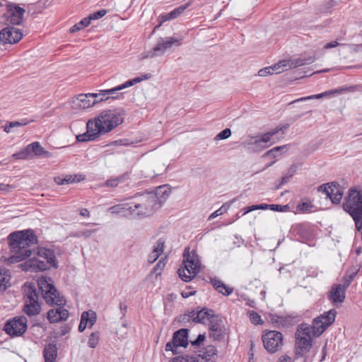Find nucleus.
I'll list each match as a JSON object with an SVG mask.
<instances>
[{
  "label": "nucleus",
  "mask_w": 362,
  "mask_h": 362,
  "mask_svg": "<svg viewBox=\"0 0 362 362\" xmlns=\"http://www.w3.org/2000/svg\"><path fill=\"white\" fill-rule=\"evenodd\" d=\"M124 110L121 108L103 111L97 117L88 121L86 132L77 135L76 140L78 142L93 141L110 132L124 122Z\"/></svg>",
  "instance_id": "obj_1"
},
{
  "label": "nucleus",
  "mask_w": 362,
  "mask_h": 362,
  "mask_svg": "<svg viewBox=\"0 0 362 362\" xmlns=\"http://www.w3.org/2000/svg\"><path fill=\"white\" fill-rule=\"evenodd\" d=\"M37 237L31 230L13 232L8 236L11 256L10 263L19 262L30 257L32 251L30 247L37 243Z\"/></svg>",
  "instance_id": "obj_2"
},
{
  "label": "nucleus",
  "mask_w": 362,
  "mask_h": 362,
  "mask_svg": "<svg viewBox=\"0 0 362 362\" xmlns=\"http://www.w3.org/2000/svg\"><path fill=\"white\" fill-rule=\"evenodd\" d=\"M49 266L57 267L54 252L47 248L41 247L37 251V257H34L21 264L23 270L37 272L49 269Z\"/></svg>",
  "instance_id": "obj_3"
},
{
  "label": "nucleus",
  "mask_w": 362,
  "mask_h": 362,
  "mask_svg": "<svg viewBox=\"0 0 362 362\" xmlns=\"http://www.w3.org/2000/svg\"><path fill=\"white\" fill-rule=\"evenodd\" d=\"M156 198V196L152 192L136 194L130 202L132 216H147L152 214L158 209Z\"/></svg>",
  "instance_id": "obj_4"
},
{
  "label": "nucleus",
  "mask_w": 362,
  "mask_h": 362,
  "mask_svg": "<svg viewBox=\"0 0 362 362\" xmlns=\"http://www.w3.org/2000/svg\"><path fill=\"white\" fill-rule=\"evenodd\" d=\"M201 262L198 255L189 252V247H186L183 255L182 264L177 270L179 277L184 281H190L199 272Z\"/></svg>",
  "instance_id": "obj_5"
},
{
  "label": "nucleus",
  "mask_w": 362,
  "mask_h": 362,
  "mask_svg": "<svg viewBox=\"0 0 362 362\" xmlns=\"http://www.w3.org/2000/svg\"><path fill=\"white\" fill-rule=\"evenodd\" d=\"M37 286L41 291L42 296L49 305H65L66 300L56 289L49 277L40 276L37 279Z\"/></svg>",
  "instance_id": "obj_6"
},
{
  "label": "nucleus",
  "mask_w": 362,
  "mask_h": 362,
  "mask_svg": "<svg viewBox=\"0 0 362 362\" xmlns=\"http://www.w3.org/2000/svg\"><path fill=\"white\" fill-rule=\"evenodd\" d=\"M25 305L24 313L31 317L38 315L41 311V303L39 301V296L34 285L25 284Z\"/></svg>",
  "instance_id": "obj_7"
},
{
  "label": "nucleus",
  "mask_w": 362,
  "mask_h": 362,
  "mask_svg": "<svg viewBox=\"0 0 362 362\" xmlns=\"http://www.w3.org/2000/svg\"><path fill=\"white\" fill-rule=\"evenodd\" d=\"M311 327L307 324H302L296 333V346L299 353L308 351L312 346Z\"/></svg>",
  "instance_id": "obj_8"
},
{
  "label": "nucleus",
  "mask_w": 362,
  "mask_h": 362,
  "mask_svg": "<svg viewBox=\"0 0 362 362\" xmlns=\"http://www.w3.org/2000/svg\"><path fill=\"white\" fill-rule=\"evenodd\" d=\"M288 127V124L278 126L274 129L267 132L261 136H250L247 141V145H254L256 149L265 148L269 146L272 137L278 132H284Z\"/></svg>",
  "instance_id": "obj_9"
},
{
  "label": "nucleus",
  "mask_w": 362,
  "mask_h": 362,
  "mask_svg": "<svg viewBox=\"0 0 362 362\" xmlns=\"http://www.w3.org/2000/svg\"><path fill=\"white\" fill-rule=\"evenodd\" d=\"M335 317L336 311L334 310H331L314 319L313 325L310 326V327H311V333L313 335L318 337L322 334L327 327L334 322Z\"/></svg>",
  "instance_id": "obj_10"
},
{
  "label": "nucleus",
  "mask_w": 362,
  "mask_h": 362,
  "mask_svg": "<svg viewBox=\"0 0 362 362\" xmlns=\"http://www.w3.org/2000/svg\"><path fill=\"white\" fill-rule=\"evenodd\" d=\"M265 349L269 353H275L283 346V335L275 330L265 332L262 336Z\"/></svg>",
  "instance_id": "obj_11"
},
{
  "label": "nucleus",
  "mask_w": 362,
  "mask_h": 362,
  "mask_svg": "<svg viewBox=\"0 0 362 362\" xmlns=\"http://www.w3.org/2000/svg\"><path fill=\"white\" fill-rule=\"evenodd\" d=\"M314 57H298L291 59H284L274 65L276 74H280L291 69H295L306 64H310L315 62Z\"/></svg>",
  "instance_id": "obj_12"
},
{
  "label": "nucleus",
  "mask_w": 362,
  "mask_h": 362,
  "mask_svg": "<svg viewBox=\"0 0 362 362\" xmlns=\"http://www.w3.org/2000/svg\"><path fill=\"white\" fill-rule=\"evenodd\" d=\"M27 322L24 316L15 317L5 324L4 330L11 336H20L26 331Z\"/></svg>",
  "instance_id": "obj_13"
},
{
  "label": "nucleus",
  "mask_w": 362,
  "mask_h": 362,
  "mask_svg": "<svg viewBox=\"0 0 362 362\" xmlns=\"http://www.w3.org/2000/svg\"><path fill=\"white\" fill-rule=\"evenodd\" d=\"M98 93L79 94L73 100V105L76 109H88L96 103L103 101V98L98 99Z\"/></svg>",
  "instance_id": "obj_14"
},
{
  "label": "nucleus",
  "mask_w": 362,
  "mask_h": 362,
  "mask_svg": "<svg viewBox=\"0 0 362 362\" xmlns=\"http://www.w3.org/2000/svg\"><path fill=\"white\" fill-rule=\"evenodd\" d=\"M187 329H180L173 334V339L165 346L166 351H172L177 354V348L179 346L187 347L188 345Z\"/></svg>",
  "instance_id": "obj_15"
},
{
  "label": "nucleus",
  "mask_w": 362,
  "mask_h": 362,
  "mask_svg": "<svg viewBox=\"0 0 362 362\" xmlns=\"http://www.w3.org/2000/svg\"><path fill=\"white\" fill-rule=\"evenodd\" d=\"M318 191L325 193L333 204H339L343 196L341 187L335 183L320 185Z\"/></svg>",
  "instance_id": "obj_16"
},
{
  "label": "nucleus",
  "mask_w": 362,
  "mask_h": 362,
  "mask_svg": "<svg viewBox=\"0 0 362 362\" xmlns=\"http://www.w3.org/2000/svg\"><path fill=\"white\" fill-rule=\"evenodd\" d=\"M181 38L170 37L160 38L153 49L151 57H157L164 54L167 49L172 47L173 45L180 46L181 45Z\"/></svg>",
  "instance_id": "obj_17"
},
{
  "label": "nucleus",
  "mask_w": 362,
  "mask_h": 362,
  "mask_svg": "<svg viewBox=\"0 0 362 362\" xmlns=\"http://www.w3.org/2000/svg\"><path fill=\"white\" fill-rule=\"evenodd\" d=\"M150 78H151L150 74H145L141 75V76H138L132 80H129V81H126L125 83H124L123 84L117 86L113 88L103 90L97 93H98V97L101 96V95L102 96H106V95L108 96L110 95H114V94L117 93V91H119V90H122L126 88L132 86H134L138 83H140L144 80L149 79Z\"/></svg>",
  "instance_id": "obj_18"
},
{
  "label": "nucleus",
  "mask_w": 362,
  "mask_h": 362,
  "mask_svg": "<svg viewBox=\"0 0 362 362\" xmlns=\"http://www.w3.org/2000/svg\"><path fill=\"white\" fill-rule=\"evenodd\" d=\"M23 37V33L18 28L8 26L0 32V41L4 44H15Z\"/></svg>",
  "instance_id": "obj_19"
},
{
  "label": "nucleus",
  "mask_w": 362,
  "mask_h": 362,
  "mask_svg": "<svg viewBox=\"0 0 362 362\" xmlns=\"http://www.w3.org/2000/svg\"><path fill=\"white\" fill-rule=\"evenodd\" d=\"M222 320L218 315L212 317L209 322V336L214 340L221 341L224 336V329L222 327Z\"/></svg>",
  "instance_id": "obj_20"
},
{
  "label": "nucleus",
  "mask_w": 362,
  "mask_h": 362,
  "mask_svg": "<svg viewBox=\"0 0 362 362\" xmlns=\"http://www.w3.org/2000/svg\"><path fill=\"white\" fill-rule=\"evenodd\" d=\"M25 10L18 6H8L5 14L6 21L11 25H20L23 21Z\"/></svg>",
  "instance_id": "obj_21"
},
{
  "label": "nucleus",
  "mask_w": 362,
  "mask_h": 362,
  "mask_svg": "<svg viewBox=\"0 0 362 362\" xmlns=\"http://www.w3.org/2000/svg\"><path fill=\"white\" fill-rule=\"evenodd\" d=\"M57 306L55 308L50 309L47 313V317L50 323L66 321L69 316L68 310L64 308V305Z\"/></svg>",
  "instance_id": "obj_22"
},
{
  "label": "nucleus",
  "mask_w": 362,
  "mask_h": 362,
  "mask_svg": "<svg viewBox=\"0 0 362 362\" xmlns=\"http://www.w3.org/2000/svg\"><path fill=\"white\" fill-rule=\"evenodd\" d=\"M346 288L341 284H334L332 286L329 293V298L332 303H341L344 300Z\"/></svg>",
  "instance_id": "obj_23"
},
{
  "label": "nucleus",
  "mask_w": 362,
  "mask_h": 362,
  "mask_svg": "<svg viewBox=\"0 0 362 362\" xmlns=\"http://www.w3.org/2000/svg\"><path fill=\"white\" fill-rule=\"evenodd\" d=\"M211 310L202 309L200 310H193L189 314V317L197 323L205 324L209 322L211 318L214 317Z\"/></svg>",
  "instance_id": "obj_24"
},
{
  "label": "nucleus",
  "mask_w": 362,
  "mask_h": 362,
  "mask_svg": "<svg viewBox=\"0 0 362 362\" xmlns=\"http://www.w3.org/2000/svg\"><path fill=\"white\" fill-rule=\"evenodd\" d=\"M108 211L122 216H132L133 209L131 207L130 202L122 203L111 206Z\"/></svg>",
  "instance_id": "obj_25"
},
{
  "label": "nucleus",
  "mask_w": 362,
  "mask_h": 362,
  "mask_svg": "<svg viewBox=\"0 0 362 362\" xmlns=\"http://www.w3.org/2000/svg\"><path fill=\"white\" fill-rule=\"evenodd\" d=\"M171 193V188L168 185L159 186L156 188V192L153 193L156 196V206L159 208Z\"/></svg>",
  "instance_id": "obj_26"
},
{
  "label": "nucleus",
  "mask_w": 362,
  "mask_h": 362,
  "mask_svg": "<svg viewBox=\"0 0 362 362\" xmlns=\"http://www.w3.org/2000/svg\"><path fill=\"white\" fill-rule=\"evenodd\" d=\"M84 179L82 175H66L64 176H57L54 177V182L59 185H69L78 182Z\"/></svg>",
  "instance_id": "obj_27"
},
{
  "label": "nucleus",
  "mask_w": 362,
  "mask_h": 362,
  "mask_svg": "<svg viewBox=\"0 0 362 362\" xmlns=\"http://www.w3.org/2000/svg\"><path fill=\"white\" fill-rule=\"evenodd\" d=\"M199 356L207 362H215L217 358V349L209 345L199 351Z\"/></svg>",
  "instance_id": "obj_28"
},
{
  "label": "nucleus",
  "mask_w": 362,
  "mask_h": 362,
  "mask_svg": "<svg viewBox=\"0 0 362 362\" xmlns=\"http://www.w3.org/2000/svg\"><path fill=\"white\" fill-rule=\"evenodd\" d=\"M165 248V242L163 239H159L153 246L152 252L148 255V261L150 263L155 262L157 259L163 254Z\"/></svg>",
  "instance_id": "obj_29"
},
{
  "label": "nucleus",
  "mask_w": 362,
  "mask_h": 362,
  "mask_svg": "<svg viewBox=\"0 0 362 362\" xmlns=\"http://www.w3.org/2000/svg\"><path fill=\"white\" fill-rule=\"evenodd\" d=\"M45 362H56L57 357V348L56 344L49 343L45 346L43 351Z\"/></svg>",
  "instance_id": "obj_30"
},
{
  "label": "nucleus",
  "mask_w": 362,
  "mask_h": 362,
  "mask_svg": "<svg viewBox=\"0 0 362 362\" xmlns=\"http://www.w3.org/2000/svg\"><path fill=\"white\" fill-rule=\"evenodd\" d=\"M211 283L218 293L224 296H229L233 292V288L226 285L223 281L217 278L211 279Z\"/></svg>",
  "instance_id": "obj_31"
},
{
  "label": "nucleus",
  "mask_w": 362,
  "mask_h": 362,
  "mask_svg": "<svg viewBox=\"0 0 362 362\" xmlns=\"http://www.w3.org/2000/svg\"><path fill=\"white\" fill-rule=\"evenodd\" d=\"M11 285V274L9 270L0 267V293L4 292Z\"/></svg>",
  "instance_id": "obj_32"
},
{
  "label": "nucleus",
  "mask_w": 362,
  "mask_h": 362,
  "mask_svg": "<svg viewBox=\"0 0 362 362\" xmlns=\"http://www.w3.org/2000/svg\"><path fill=\"white\" fill-rule=\"evenodd\" d=\"M95 318L93 314H90L88 312H83L81 315V322L78 326V331L82 332L85 330L86 327H91L93 325Z\"/></svg>",
  "instance_id": "obj_33"
},
{
  "label": "nucleus",
  "mask_w": 362,
  "mask_h": 362,
  "mask_svg": "<svg viewBox=\"0 0 362 362\" xmlns=\"http://www.w3.org/2000/svg\"><path fill=\"white\" fill-rule=\"evenodd\" d=\"M28 146L31 156L32 153H34V155L37 156H43L45 158H49L50 156V153L47 151L37 141L33 142L28 145Z\"/></svg>",
  "instance_id": "obj_34"
},
{
  "label": "nucleus",
  "mask_w": 362,
  "mask_h": 362,
  "mask_svg": "<svg viewBox=\"0 0 362 362\" xmlns=\"http://www.w3.org/2000/svg\"><path fill=\"white\" fill-rule=\"evenodd\" d=\"M288 150V146L284 145L280 146H276L271 150L267 151L264 155V158H271L276 160V158L282 155L283 153Z\"/></svg>",
  "instance_id": "obj_35"
},
{
  "label": "nucleus",
  "mask_w": 362,
  "mask_h": 362,
  "mask_svg": "<svg viewBox=\"0 0 362 362\" xmlns=\"http://www.w3.org/2000/svg\"><path fill=\"white\" fill-rule=\"evenodd\" d=\"M339 93V90H334L325 91V92H323V93H321L319 94L312 95H309L307 97H303V98L294 100L293 101H292L291 103V104L298 103V102L305 101V100H308L320 99L324 97L331 95H332L334 93Z\"/></svg>",
  "instance_id": "obj_36"
},
{
  "label": "nucleus",
  "mask_w": 362,
  "mask_h": 362,
  "mask_svg": "<svg viewBox=\"0 0 362 362\" xmlns=\"http://www.w3.org/2000/svg\"><path fill=\"white\" fill-rule=\"evenodd\" d=\"M296 170L297 166L296 165H291L286 170V173L282 177L280 185H283L288 182L289 180L294 175Z\"/></svg>",
  "instance_id": "obj_37"
},
{
  "label": "nucleus",
  "mask_w": 362,
  "mask_h": 362,
  "mask_svg": "<svg viewBox=\"0 0 362 362\" xmlns=\"http://www.w3.org/2000/svg\"><path fill=\"white\" fill-rule=\"evenodd\" d=\"M190 5V3H187L185 4L181 5L177 8H175L170 13H168V18L171 20L175 19L179 17L184 11Z\"/></svg>",
  "instance_id": "obj_38"
},
{
  "label": "nucleus",
  "mask_w": 362,
  "mask_h": 362,
  "mask_svg": "<svg viewBox=\"0 0 362 362\" xmlns=\"http://www.w3.org/2000/svg\"><path fill=\"white\" fill-rule=\"evenodd\" d=\"M170 362H199L197 357L188 354L173 358Z\"/></svg>",
  "instance_id": "obj_39"
},
{
  "label": "nucleus",
  "mask_w": 362,
  "mask_h": 362,
  "mask_svg": "<svg viewBox=\"0 0 362 362\" xmlns=\"http://www.w3.org/2000/svg\"><path fill=\"white\" fill-rule=\"evenodd\" d=\"M12 157L16 159H28L31 158L33 156H31L28 146H27L25 148H23L22 150L19 151L18 152H16L12 155Z\"/></svg>",
  "instance_id": "obj_40"
},
{
  "label": "nucleus",
  "mask_w": 362,
  "mask_h": 362,
  "mask_svg": "<svg viewBox=\"0 0 362 362\" xmlns=\"http://www.w3.org/2000/svg\"><path fill=\"white\" fill-rule=\"evenodd\" d=\"M313 208V205L310 201L300 202L296 206L298 212H310Z\"/></svg>",
  "instance_id": "obj_41"
},
{
  "label": "nucleus",
  "mask_w": 362,
  "mask_h": 362,
  "mask_svg": "<svg viewBox=\"0 0 362 362\" xmlns=\"http://www.w3.org/2000/svg\"><path fill=\"white\" fill-rule=\"evenodd\" d=\"M126 176L121 175L116 177H112L107 180L105 182V185L107 187H115L119 185V184L122 183L125 181Z\"/></svg>",
  "instance_id": "obj_42"
},
{
  "label": "nucleus",
  "mask_w": 362,
  "mask_h": 362,
  "mask_svg": "<svg viewBox=\"0 0 362 362\" xmlns=\"http://www.w3.org/2000/svg\"><path fill=\"white\" fill-rule=\"evenodd\" d=\"M90 19L88 18H84L82 19L80 22L75 24L74 26H72L70 29L71 33H75L77 31L81 30V29L87 27L90 24Z\"/></svg>",
  "instance_id": "obj_43"
},
{
  "label": "nucleus",
  "mask_w": 362,
  "mask_h": 362,
  "mask_svg": "<svg viewBox=\"0 0 362 362\" xmlns=\"http://www.w3.org/2000/svg\"><path fill=\"white\" fill-rule=\"evenodd\" d=\"M99 341H100L99 332H93L90 335L88 341V346L92 349L95 348L98 346Z\"/></svg>",
  "instance_id": "obj_44"
},
{
  "label": "nucleus",
  "mask_w": 362,
  "mask_h": 362,
  "mask_svg": "<svg viewBox=\"0 0 362 362\" xmlns=\"http://www.w3.org/2000/svg\"><path fill=\"white\" fill-rule=\"evenodd\" d=\"M248 315L251 322L254 325H262L264 323L263 320L257 313L253 310H250L248 311Z\"/></svg>",
  "instance_id": "obj_45"
},
{
  "label": "nucleus",
  "mask_w": 362,
  "mask_h": 362,
  "mask_svg": "<svg viewBox=\"0 0 362 362\" xmlns=\"http://www.w3.org/2000/svg\"><path fill=\"white\" fill-rule=\"evenodd\" d=\"M166 259H167V257H165L164 258H162L159 260V262L156 264V265L153 268V272L156 273L157 274H160L161 272L163 270V269L165 267Z\"/></svg>",
  "instance_id": "obj_46"
},
{
  "label": "nucleus",
  "mask_w": 362,
  "mask_h": 362,
  "mask_svg": "<svg viewBox=\"0 0 362 362\" xmlns=\"http://www.w3.org/2000/svg\"><path fill=\"white\" fill-rule=\"evenodd\" d=\"M273 74H276L274 65L272 66L263 68L258 71V75L261 77H264L269 75H272Z\"/></svg>",
  "instance_id": "obj_47"
},
{
  "label": "nucleus",
  "mask_w": 362,
  "mask_h": 362,
  "mask_svg": "<svg viewBox=\"0 0 362 362\" xmlns=\"http://www.w3.org/2000/svg\"><path fill=\"white\" fill-rule=\"evenodd\" d=\"M257 209H262L265 210L267 209V206H266V204H262L258 205H252L247 207H245L243 210L245 211L243 215H245L246 214L251 212Z\"/></svg>",
  "instance_id": "obj_48"
},
{
  "label": "nucleus",
  "mask_w": 362,
  "mask_h": 362,
  "mask_svg": "<svg viewBox=\"0 0 362 362\" xmlns=\"http://www.w3.org/2000/svg\"><path fill=\"white\" fill-rule=\"evenodd\" d=\"M107 11L105 9H101L100 11H98L96 12H94L88 16L87 17L88 19H90V22L92 20H97L102 17H103L105 15H106Z\"/></svg>",
  "instance_id": "obj_49"
},
{
  "label": "nucleus",
  "mask_w": 362,
  "mask_h": 362,
  "mask_svg": "<svg viewBox=\"0 0 362 362\" xmlns=\"http://www.w3.org/2000/svg\"><path fill=\"white\" fill-rule=\"evenodd\" d=\"M231 135V131L230 129H225L224 130L219 132L215 137V140H221L228 139Z\"/></svg>",
  "instance_id": "obj_50"
},
{
  "label": "nucleus",
  "mask_w": 362,
  "mask_h": 362,
  "mask_svg": "<svg viewBox=\"0 0 362 362\" xmlns=\"http://www.w3.org/2000/svg\"><path fill=\"white\" fill-rule=\"evenodd\" d=\"M205 338L204 334H200L195 340H190V343L192 346H199L204 341Z\"/></svg>",
  "instance_id": "obj_51"
},
{
  "label": "nucleus",
  "mask_w": 362,
  "mask_h": 362,
  "mask_svg": "<svg viewBox=\"0 0 362 362\" xmlns=\"http://www.w3.org/2000/svg\"><path fill=\"white\" fill-rule=\"evenodd\" d=\"M355 273H353L351 275H346L344 278V286L346 287V288H348L350 284H351V282L352 281L354 276H355Z\"/></svg>",
  "instance_id": "obj_52"
},
{
  "label": "nucleus",
  "mask_w": 362,
  "mask_h": 362,
  "mask_svg": "<svg viewBox=\"0 0 362 362\" xmlns=\"http://www.w3.org/2000/svg\"><path fill=\"white\" fill-rule=\"evenodd\" d=\"M29 123H30L29 121H28L26 119H24L21 122H16V121L11 122L10 127H12L13 128V127H16L25 126Z\"/></svg>",
  "instance_id": "obj_53"
},
{
  "label": "nucleus",
  "mask_w": 362,
  "mask_h": 362,
  "mask_svg": "<svg viewBox=\"0 0 362 362\" xmlns=\"http://www.w3.org/2000/svg\"><path fill=\"white\" fill-rule=\"evenodd\" d=\"M266 206H267V209H269L271 210L277 211H282L283 208L286 207V206H283L279 205V204H266Z\"/></svg>",
  "instance_id": "obj_54"
},
{
  "label": "nucleus",
  "mask_w": 362,
  "mask_h": 362,
  "mask_svg": "<svg viewBox=\"0 0 362 362\" xmlns=\"http://www.w3.org/2000/svg\"><path fill=\"white\" fill-rule=\"evenodd\" d=\"M70 329L71 327L68 325H64V326L62 327L60 331L58 332L57 334L60 337L64 336L65 334L69 332Z\"/></svg>",
  "instance_id": "obj_55"
},
{
  "label": "nucleus",
  "mask_w": 362,
  "mask_h": 362,
  "mask_svg": "<svg viewBox=\"0 0 362 362\" xmlns=\"http://www.w3.org/2000/svg\"><path fill=\"white\" fill-rule=\"evenodd\" d=\"M277 362H293V361L290 356H288L287 355H283L279 358Z\"/></svg>",
  "instance_id": "obj_56"
},
{
  "label": "nucleus",
  "mask_w": 362,
  "mask_h": 362,
  "mask_svg": "<svg viewBox=\"0 0 362 362\" xmlns=\"http://www.w3.org/2000/svg\"><path fill=\"white\" fill-rule=\"evenodd\" d=\"M114 145H122V146H128L130 143L128 142L127 139H121L115 141L112 143Z\"/></svg>",
  "instance_id": "obj_57"
},
{
  "label": "nucleus",
  "mask_w": 362,
  "mask_h": 362,
  "mask_svg": "<svg viewBox=\"0 0 362 362\" xmlns=\"http://www.w3.org/2000/svg\"><path fill=\"white\" fill-rule=\"evenodd\" d=\"M12 189L13 187L10 185L0 183V191H10Z\"/></svg>",
  "instance_id": "obj_58"
},
{
  "label": "nucleus",
  "mask_w": 362,
  "mask_h": 362,
  "mask_svg": "<svg viewBox=\"0 0 362 362\" xmlns=\"http://www.w3.org/2000/svg\"><path fill=\"white\" fill-rule=\"evenodd\" d=\"M339 43L337 41H332L331 42L327 43L325 46V49H330L337 47Z\"/></svg>",
  "instance_id": "obj_59"
},
{
  "label": "nucleus",
  "mask_w": 362,
  "mask_h": 362,
  "mask_svg": "<svg viewBox=\"0 0 362 362\" xmlns=\"http://www.w3.org/2000/svg\"><path fill=\"white\" fill-rule=\"evenodd\" d=\"M195 293V291H183L182 293H181V295L184 298H188L191 296H193L194 294Z\"/></svg>",
  "instance_id": "obj_60"
},
{
  "label": "nucleus",
  "mask_w": 362,
  "mask_h": 362,
  "mask_svg": "<svg viewBox=\"0 0 362 362\" xmlns=\"http://www.w3.org/2000/svg\"><path fill=\"white\" fill-rule=\"evenodd\" d=\"M222 214L221 212V209H219L218 210H216V211H214V213H212L209 217V220H211L216 217H217L218 216L221 215Z\"/></svg>",
  "instance_id": "obj_61"
},
{
  "label": "nucleus",
  "mask_w": 362,
  "mask_h": 362,
  "mask_svg": "<svg viewBox=\"0 0 362 362\" xmlns=\"http://www.w3.org/2000/svg\"><path fill=\"white\" fill-rule=\"evenodd\" d=\"M80 215L85 217H89L90 212L87 209H81L80 210Z\"/></svg>",
  "instance_id": "obj_62"
},
{
  "label": "nucleus",
  "mask_w": 362,
  "mask_h": 362,
  "mask_svg": "<svg viewBox=\"0 0 362 362\" xmlns=\"http://www.w3.org/2000/svg\"><path fill=\"white\" fill-rule=\"evenodd\" d=\"M160 18L161 19V21L158 26H160L163 22L171 20L170 18H168V13L160 16Z\"/></svg>",
  "instance_id": "obj_63"
},
{
  "label": "nucleus",
  "mask_w": 362,
  "mask_h": 362,
  "mask_svg": "<svg viewBox=\"0 0 362 362\" xmlns=\"http://www.w3.org/2000/svg\"><path fill=\"white\" fill-rule=\"evenodd\" d=\"M93 232H94V231L86 230L82 232V235L85 237H89L92 234Z\"/></svg>",
  "instance_id": "obj_64"
}]
</instances>
